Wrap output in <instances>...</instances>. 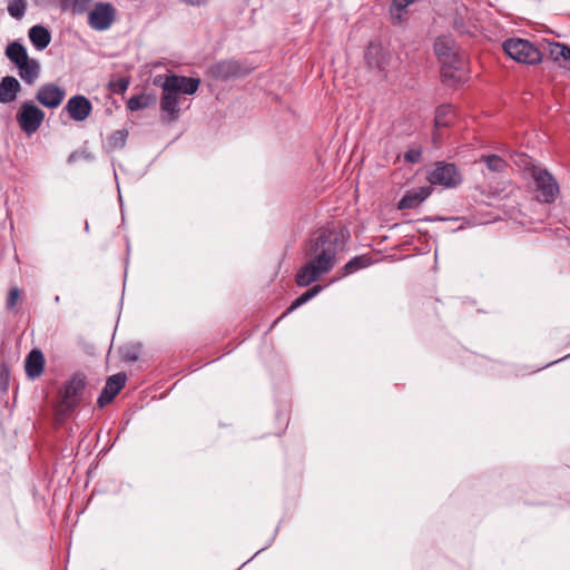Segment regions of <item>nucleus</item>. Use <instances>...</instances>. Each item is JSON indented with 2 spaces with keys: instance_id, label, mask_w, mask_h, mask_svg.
Returning <instances> with one entry per match:
<instances>
[{
  "instance_id": "nucleus-25",
  "label": "nucleus",
  "mask_w": 570,
  "mask_h": 570,
  "mask_svg": "<svg viewBox=\"0 0 570 570\" xmlns=\"http://www.w3.org/2000/svg\"><path fill=\"white\" fill-rule=\"evenodd\" d=\"M452 116V107L450 105H441L435 110V127H448Z\"/></svg>"
},
{
  "instance_id": "nucleus-24",
  "label": "nucleus",
  "mask_w": 570,
  "mask_h": 570,
  "mask_svg": "<svg viewBox=\"0 0 570 570\" xmlns=\"http://www.w3.org/2000/svg\"><path fill=\"white\" fill-rule=\"evenodd\" d=\"M463 62L460 58L458 61H442L441 75L444 80H460V76L456 72L461 69Z\"/></svg>"
},
{
  "instance_id": "nucleus-5",
  "label": "nucleus",
  "mask_w": 570,
  "mask_h": 570,
  "mask_svg": "<svg viewBox=\"0 0 570 570\" xmlns=\"http://www.w3.org/2000/svg\"><path fill=\"white\" fill-rule=\"evenodd\" d=\"M86 376L81 373L72 375L63 385L60 391V412L63 415H69L77 406H79L85 389Z\"/></svg>"
},
{
  "instance_id": "nucleus-23",
  "label": "nucleus",
  "mask_w": 570,
  "mask_h": 570,
  "mask_svg": "<svg viewBox=\"0 0 570 570\" xmlns=\"http://www.w3.org/2000/svg\"><path fill=\"white\" fill-rule=\"evenodd\" d=\"M480 161H483L487 168L493 173H503L507 169V161L498 155H482Z\"/></svg>"
},
{
  "instance_id": "nucleus-28",
  "label": "nucleus",
  "mask_w": 570,
  "mask_h": 570,
  "mask_svg": "<svg viewBox=\"0 0 570 570\" xmlns=\"http://www.w3.org/2000/svg\"><path fill=\"white\" fill-rule=\"evenodd\" d=\"M550 55L554 60L563 59L566 61H569V68H570V47L563 43H552L550 46Z\"/></svg>"
},
{
  "instance_id": "nucleus-15",
  "label": "nucleus",
  "mask_w": 570,
  "mask_h": 570,
  "mask_svg": "<svg viewBox=\"0 0 570 570\" xmlns=\"http://www.w3.org/2000/svg\"><path fill=\"white\" fill-rule=\"evenodd\" d=\"M45 368V356L43 353L33 348L26 357L24 370L29 379H37L43 373Z\"/></svg>"
},
{
  "instance_id": "nucleus-32",
  "label": "nucleus",
  "mask_w": 570,
  "mask_h": 570,
  "mask_svg": "<svg viewBox=\"0 0 570 570\" xmlns=\"http://www.w3.org/2000/svg\"><path fill=\"white\" fill-rule=\"evenodd\" d=\"M114 91L121 94L125 92L129 86V81L126 78H119L116 82L111 83Z\"/></svg>"
},
{
  "instance_id": "nucleus-1",
  "label": "nucleus",
  "mask_w": 570,
  "mask_h": 570,
  "mask_svg": "<svg viewBox=\"0 0 570 570\" xmlns=\"http://www.w3.org/2000/svg\"><path fill=\"white\" fill-rule=\"evenodd\" d=\"M338 235L330 229H321L306 247L309 261L297 272L295 281L305 287L330 273L336 264Z\"/></svg>"
},
{
  "instance_id": "nucleus-14",
  "label": "nucleus",
  "mask_w": 570,
  "mask_h": 570,
  "mask_svg": "<svg viewBox=\"0 0 570 570\" xmlns=\"http://www.w3.org/2000/svg\"><path fill=\"white\" fill-rule=\"evenodd\" d=\"M434 52L441 61H458L455 41L451 36L438 37L434 41Z\"/></svg>"
},
{
  "instance_id": "nucleus-9",
  "label": "nucleus",
  "mask_w": 570,
  "mask_h": 570,
  "mask_svg": "<svg viewBox=\"0 0 570 570\" xmlns=\"http://www.w3.org/2000/svg\"><path fill=\"white\" fill-rule=\"evenodd\" d=\"M250 69L235 59L220 60L210 67V73L216 80L227 81L233 78L247 76Z\"/></svg>"
},
{
  "instance_id": "nucleus-31",
  "label": "nucleus",
  "mask_w": 570,
  "mask_h": 570,
  "mask_svg": "<svg viewBox=\"0 0 570 570\" xmlns=\"http://www.w3.org/2000/svg\"><path fill=\"white\" fill-rule=\"evenodd\" d=\"M20 296H21V291L17 286L11 287L8 293L6 307L9 311H13Z\"/></svg>"
},
{
  "instance_id": "nucleus-10",
  "label": "nucleus",
  "mask_w": 570,
  "mask_h": 570,
  "mask_svg": "<svg viewBox=\"0 0 570 570\" xmlns=\"http://www.w3.org/2000/svg\"><path fill=\"white\" fill-rule=\"evenodd\" d=\"M66 96V91L63 88L59 87L56 83L48 82L42 85L37 94L36 99L41 104L43 107L47 108H57L61 105Z\"/></svg>"
},
{
  "instance_id": "nucleus-17",
  "label": "nucleus",
  "mask_w": 570,
  "mask_h": 570,
  "mask_svg": "<svg viewBox=\"0 0 570 570\" xmlns=\"http://www.w3.org/2000/svg\"><path fill=\"white\" fill-rule=\"evenodd\" d=\"M17 68L19 69V76L28 85L35 83L39 78L40 65L38 60L33 58H29L26 62L18 65Z\"/></svg>"
},
{
  "instance_id": "nucleus-33",
  "label": "nucleus",
  "mask_w": 570,
  "mask_h": 570,
  "mask_svg": "<svg viewBox=\"0 0 570 570\" xmlns=\"http://www.w3.org/2000/svg\"><path fill=\"white\" fill-rule=\"evenodd\" d=\"M422 153L421 150L411 149L405 153L404 158L409 163H419L421 160Z\"/></svg>"
},
{
  "instance_id": "nucleus-16",
  "label": "nucleus",
  "mask_w": 570,
  "mask_h": 570,
  "mask_svg": "<svg viewBox=\"0 0 570 570\" xmlns=\"http://www.w3.org/2000/svg\"><path fill=\"white\" fill-rule=\"evenodd\" d=\"M20 90V82L14 77H3L0 81V104L14 101Z\"/></svg>"
},
{
  "instance_id": "nucleus-7",
  "label": "nucleus",
  "mask_w": 570,
  "mask_h": 570,
  "mask_svg": "<svg viewBox=\"0 0 570 570\" xmlns=\"http://www.w3.org/2000/svg\"><path fill=\"white\" fill-rule=\"evenodd\" d=\"M45 112L32 101L23 102L16 114L20 129L28 136L37 132L45 120Z\"/></svg>"
},
{
  "instance_id": "nucleus-13",
  "label": "nucleus",
  "mask_w": 570,
  "mask_h": 570,
  "mask_svg": "<svg viewBox=\"0 0 570 570\" xmlns=\"http://www.w3.org/2000/svg\"><path fill=\"white\" fill-rule=\"evenodd\" d=\"M431 186L409 189L399 200L397 208L401 210L417 208L431 195Z\"/></svg>"
},
{
  "instance_id": "nucleus-8",
  "label": "nucleus",
  "mask_w": 570,
  "mask_h": 570,
  "mask_svg": "<svg viewBox=\"0 0 570 570\" xmlns=\"http://www.w3.org/2000/svg\"><path fill=\"white\" fill-rule=\"evenodd\" d=\"M428 180L432 185L455 188L462 183V176L454 164L439 161L434 169L429 173Z\"/></svg>"
},
{
  "instance_id": "nucleus-34",
  "label": "nucleus",
  "mask_w": 570,
  "mask_h": 570,
  "mask_svg": "<svg viewBox=\"0 0 570 570\" xmlns=\"http://www.w3.org/2000/svg\"><path fill=\"white\" fill-rule=\"evenodd\" d=\"M392 7H393L396 11L401 12L402 10L406 9V8L409 7V4H407V2H406V1H404V0H393V4H392Z\"/></svg>"
},
{
  "instance_id": "nucleus-20",
  "label": "nucleus",
  "mask_w": 570,
  "mask_h": 570,
  "mask_svg": "<svg viewBox=\"0 0 570 570\" xmlns=\"http://www.w3.org/2000/svg\"><path fill=\"white\" fill-rule=\"evenodd\" d=\"M6 56L10 61H12L16 66L26 62L29 59L27 49L23 45L18 41L11 42L6 48Z\"/></svg>"
},
{
  "instance_id": "nucleus-3",
  "label": "nucleus",
  "mask_w": 570,
  "mask_h": 570,
  "mask_svg": "<svg viewBox=\"0 0 570 570\" xmlns=\"http://www.w3.org/2000/svg\"><path fill=\"white\" fill-rule=\"evenodd\" d=\"M530 174L534 199L544 205L553 204L560 195V186L554 176L547 168L538 166H533Z\"/></svg>"
},
{
  "instance_id": "nucleus-6",
  "label": "nucleus",
  "mask_w": 570,
  "mask_h": 570,
  "mask_svg": "<svg viewBox=\"0 0 570 570\" xmlns=\"http://www.w3.org/2000/svg\"><path fill=\"white\" fill-rule=\"evenodd\" d=\"M118 11L111 2H97L88 12L87 23L96 31L108 30L117 20Z\"/></svg>"
},
{
  "instance_id": "nucleus-18",
  "label": "nucleus",
  "mask_w": 570,
  "mask_h": 570,
  "mask_svg": "<svg viewBox=\"0 0 570 570\" xmlns=\"http://www.w3.org/2000/svg\"><path fill=\"white\" fill-rule=\"evenodd\" d=\"M29 39L38 50H43L49 46L51 35L46 27L36 24L29 29Z\"/></svg>"
},
{
  "instance_id": "nucleus-12",
  "label": "nucleus",
  "mask_w": 570,
  "mask_h": 570,
  "mask_svg": "<svg viewBox=\"0 0 570 570\" xmlns=\"http://www.w3.org/2000/svg\"><path fill=\"white\" fill-rule=\"evenodd\" d=\"M65 110L68 112L72 120L83 121L90 116L92 105L87 97L82 95H76L67 101Z\"/></svg>"
},
{
  "instance_id": "nucleus-19",
  "label": "nucleus",
  "mask_w": 570,
  "mask_h": 570,
  "mask_svg": "<svg viewBox=\"0 0 570 570\" xmlns=\"http://www.w3.org/2000/svg\"><path fill=\"white\" fill-rule=\"evenodd\" d=\"M322 291L321 285H315L314 287L309 288L308 291L301 294L296 299L292 302L289 307L278 317L272 325V327L283 317L292 313L294 309L298 308L303 304L307 303L309 299L315 297L320 292Z\"/></svg>"
},
{
  "instance_id": "nucleus-2",
  "label": "nucleus",
  "mask_w": 570,
  "mask_h": 570,
  "mask_svg": "<svg viewBox=\"0 0 570 570\" xmlns=\"http://www.w3.org/2000/svg\"><path fill=\"white\" fill-rule=\"evenodd\" d=\"M199 85V78L178 76L175 73L165 77L164 82L160 85L163 89L160 109L166 114L167 120L176 121L179 117V95H194L198 90Z\"/></svg>"
},
{
  "instance_id": "nucleus-35",
  "label": "nucleus",
  "mask_w": 570,
  "mask_h": 570,
  "mask_svg": "<svg viewBox=\"0 0 570 570\" xmlns=\"http://www.w3.org/2000/svg\"><path fill=\"white\" fill-rule=\"evenodd\" d=\"M77 158H78V153L75 151V153L70 154V156L68 158V163H73Z\"/></svg>"
},
{
  "instance_id": "nucleus-26",
  "label": "nucleus",
  "mask_w": 570,
  "mask_h": 570,
  "mask_svg": "<svg viewBox=\"0 0 570 570\" xmlns=\"http://www.w3.org/2000/svg\"><path fill=\"white\" fill-rule=\"evenodd\" d=\"M128 130L127 129H119L115 130L109 137H108V145L111 149H121L126 146L127 139H128Z\"/></svg>"
},
{
  "instance_id": "nucleus-36",
  "label": "nucleus",
  "mask_w": 570,
  "mask_h": 570,
  "mask_svg": "<svg viewBox=\"0 0 570 570\" xmlns=\"http://www.w3.org/2000/svg\"><path fill=\"white\" fill-rule=\"evenodd\" d=\"M371 51H372V47L368 48L366 57H368L371 55Z\"/></svg>"
},
{
  "instance_id": "nucleus-11",
  "label": "nucleus",
  "mask_w": 570,
  "mask_h": 570,
  "mask_svg": "<svg viewBox=\"0 0 570 570\" xmlns=\"http://www.w3.org/2000/svg\"><path fill=\"white\" fill-rule=\"evenodd\" d=\"M127 376L125 373H117L107 379L106 385L97 399L99 407H105L120 392L126 384Z\"/></svg>"
},
{
  "instance_id": "nucleus-4",
  "label": "nucleus",
  "mask_w": 570,
  "mask_h": 570,
  "mask_svg": "<svg viewBox=\"0 0 570 570\" xmlns=\"http://www.w3.org/2000/svg\"><path fill=\"white\" fill-rule=\"evenodd\" d=\"M504 52L514 61L537 65L542 60L539 48L527 39L510 38L503 42Z\"/></svg>"
},
{
  "instance_id": "nucleus-29",
  "label": "nucleus",
  "mask_w": 570,
  "mask_h": 570,
  "mask_svg": "<svg viewBox=\"0 0 570 570\" xmlns=\"http://www.w3.org/2000/svg\"><path fill=\"white\" fill-rule=\"evenodd\" d=\"M26 10H27V1L26 0L9 1L8 12L12 18L20 20L24 16Z\"/></svg>"
},
{
  "instance_id": "nucleus-30",
  "label": "nucleus",
  "mask_w": 570,
  "mask_h": 570,
  "mask_svg": "<svg viewBox=\"0 0 570 570\" xmlns=\"http://www.w3.org/2000/svg\"><path fill=\"white\" fill-rule=\"evenodd\" d=\"M149 106V99L145 95L132 96L127 100V108L130 111L145 109Z\"/></svg>"
},
{
  "instance_id": "nucleus-22",
  "label": "nucleus",
  "mask_w": 570,
  "mask_h": 570,
  "mask_svg": "<svg viewBox=\"0 0 570 570\" xmlns=\"http://www.w3.org/2000/svg\"><path fill=\"white\" fill-rule=\"evenodd\" d=\"M372 264L371 257L366 255H358L351 258L343 267L344 275H350L358 269L368 267Z\"/></svg>"
},
{
  "instance_id": "nucleus-27",
  "label": "nucleus",
  "mask_w": 570,
  "mask_h": 570,
  "mask_svg": "<svg viewBox=\"0 0 570 570\" xmlns=\"http://www.w3.org/2000/svg\"><path fill=\"white\" fill-rule=\"evenodd\" d=\"M140 345L139 344H127L120 347V356L125 362H135L139 358Z\"/></svg>"
},
{
  "instance_id": "nucleus-21",
  "label": "nucleus",
  "mask_w": 570,
  "mask_h": 570,
  "mask_svg": "<svg viewBox=\"0 0 570 570\" xmlns=\"http://www.w3.org/2000/svg\"><path fill=\"white\" fill-rule=\"evenodd\" d=\"M62 11H71L73 14H83L88 11L94 0H56Z\"/></svg>"
}]
</instances>
